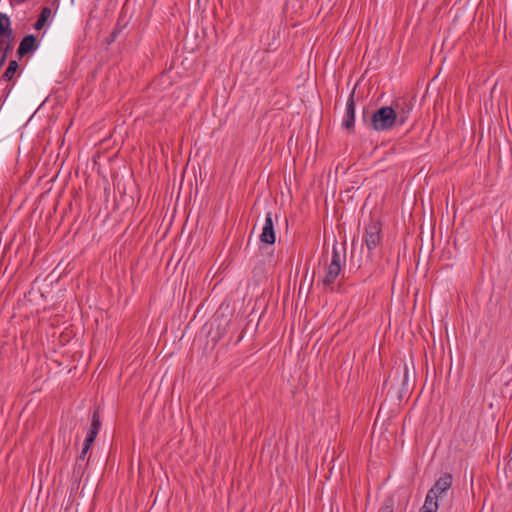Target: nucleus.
Returning <instances> with one entry per match:
<instances>
[{
	"label": "nucleus",
	"mask_w": 512,
	"mask_h": 512,
	"mask_svg": "<svg viewBox=\"0 0 512 512\" xmlns=\"http://www.w3.org/2000/svg\"><path fill=\"white\" fill-rule=\"evenodd\" d=\"M19 69L18 62L16 60H11L6 68L5 72L2 75V80L10 81L13 79L14 75Z\"/></svg>",
	"instance_id": "obj_13"
},
{
	"label": "nucleus",
	"mask_w": 512,
	"mask_h": 512,
	"mask_svg": "<svg viewBox=\"0 0 512 512\" xmlns=\"http://www.w3.org/2000/svg\"><path fill=\"white\" fill-rule=\"evenodd\" d=\"M260 241L263 244L273 245L276 241V232L274 228L273 215L268 212L265 217V223L260 234Z\"/></svg>",
	"instance_id": "obj_7"
},
{
	"label": "nucleus",
	"mask_w": 512,
	"mask_h": 512,
	"mask_svg": "<svg viewBox=\"0 0 512 512\" xmlns=\"http://www.w3.org/2000/svg\"><path fill=\"white\" fill-rule=\"evenodd\" d=\"M413 106L412 100L406 98H398L392 102L390 107L395 111L398 126H403L407 122L413 110Z\"/></svg>",
	"instance_id": "obj_2"
},
{
	"label": "nucleus",
	"mask_w": 512,
	"mask_h": 512,
	"mask_svg": "<svg viewBox=\"0 0 512 512\" xmlns=\"http://www.w3.org/2000/svg\"><path fill=\"white\" fill-rule=\"evenodd\" d=\"M51 9L49 7H43L37 21L34 24L35 30H41L47 24L48 19L51 17Z\"/></svg>",
	"instance_id": "obj_11"
},
{
	"label": "nucleus",
	"mask_w": 512,
	"mask_h": 512,
	"mask_svg": "<svg viewBox=\"0 0 512 512\" xmlns=\"http://www.w3.org/2000/svg\"><path fill=\"white\" fill-rule=\"evenodd\" d=\"M355 90H353L346 103V111L342 122V127L349 132L354 131L355 127Z\"/></svg>",
	"instance_id": "obj_6"
},
{
	"label": "nucleus",
	"mask_w": 512,
	"mask_h": 512,
	"mask_svg": "<svg viewBox=\"0 0 512 512\" xmlns=\"http://www.w3.org/2000/svg\"><path fill=\"white\" fill-rule=\"evenodd\" d=\"M121 32V29L118 28V25L115 27L113 32L110 34V36L107 38V43L111 44L117 40L118 34Z\"/></svg>",
	"instance_id": "obj_17"
},
{
	"label": "nucleus",
	"mask_w": 512,
	"mask_h": 512,
	"mask_svg": "<svg viewBox=\"0 0 512 512\" xmlns=\"http://www.w3.org/2000/svg\"><path fill=\"white\" fill-rule=\"evenodd\" d=\"M362 121L369 129L377 132L389 131L398 126L395 111L390 106H382L371 114L364 108Z\"/></svg>",
	"instance_id": "obj_1"
},
{
	"label": "nucleus",
	"mask_w": 512,
	"mask_h": 512,
	"mask_svg": "<svg viewBox=\"0 0 512 512\" xmlns=\"http://www.w3.org/2000/svg\"><path fill=\"white\" fill-rule=\"evenodd\" d=\"M394 373L397 376L402 374L401 387H400V389L398 391V399L401 401L402 399H404L405 397L410 395V393H411V391L413 389L414 383H413V381H411L410 373H409V368H408V366L406 364H404L402 370H400V368H397L394 371Z\"/></svg>",
	"instance_id": "obj_5"
},
{
	"label": "nucleus",
	"mask_w": 512,
	"mask_h": 512,
	"mask_svg": "<svg viewBox=\"0 0 512 512\" xmlns=\"http://www.w3.org/2000/svg\"><path fill=\"white\" fill-rule=\"evenodd\" d=\"M90 449L82 447V451L77 458V462L83 461Z\"/></svg>",
	"instance_id": "obj_19"
},
{
	"label": "nucleus",
	"mask_w": 512,
	"mask_h": 512,
	"mask_svg": "<svg viewBox=\"0 0 512 512\" xmlns=\"http://www.w3.org/2000/svg\"><path fill=\"white\" fill-rule=\"evenodd\" d=\"M97 435H98V432H96V431H94V430L89 429V431H88V433H87L86 437H88V438H92V439H94V440H95V439H96V437H97Z\"/></svg>",
	"instance_id": "obj_21"
},
{
	"label": "nucleus",
	"mask_w": 512,
	"mask_h": 512,
	"mask_svg": "<svg viewBox=\"0 0 512 512\" xmlns=\"http://www.w3.org/2000/svg\"><path fill=\"white\" fill-rule=\"evenodd\" d=\"M0 38L4 41L5 39L10 41L15 39L10 17L2 12H0Z\"/></svg>",
	"instance_id": "obj_9"
},
{
	"label": "nucleus",
	"mask_w": 512,
	"mask_h": 512,
	"mask_svg": "<svg viewBox=\"0 0 512 512\" xmlns=\"http://www.w3.org/2000/svg\"><path fill=\"white\" fill-rule=\"evenodd\" d=\"M378 512H394V499L387 497L381 505Z\"/></svg>",
	"instance_id": "obj_16"
},
{
	"label": "nucleus",
	"mask_w": 512,
	"mask_h": 512,
	"mask_svg": "<svg viewBox=\"0 0 512 512\" xmlns=\"http://www.w3.org/2000/svg\"><path fill=\"white\" fill-rule=\"evenodd\" d=\"M6 53H2V55L0 56V69L3 67V65L5 64L6 62Z\"/></svg>",
	"instance_id": "obj_22"
},
{
	"label": "nucleus",
	"mask_w": 512,
	"mask_h": 512,
	"mask_svg": "<svg viewBox=\"0 0 512 512\" xmlns=\"http://www.w3.org/2000/svg\"><path fill=\"white\" fill-rule=\"evenodd\" d=\"M7 41V44L5 46V49H4V52L3 53H6V57L8 56V53L12 50V44L14 42V40H6Z\"/></svg>",
	"instance_id": "obj_20"
},
{
	"label": "nucleus",
	"mask_w": 512,
	"mask_h": 512,
	"mask_svg": "<svg viewBox=\"0 0 512 512\" xmlns=\"http://www.w3.org/2000/svg\"><path fill=\"white\" fill-rule=\"evenodd\" d=\"M438 499L433 497L430 493H427L424 505L420 509V512H437L438 510Z\"/></svg>",
	"instance_id": "obj_12"
},
{
	"label": "nucleus",
	"mask_w": 512,
	"mask_h": 512,
	"mask_svg": "<svg viewBox=\"0 0 512 512\" xmlns=\"http://www.w3.org/2000/svg\"><path fill=\"white\" fill-rule=\"evenodd\" d=\"M364 241L368 251L374 250L381 242V223L371 219L365 228Z\"/></svg>",
	"instance_id": "obj_3"
},
{
	"label": "nucleus",
	"mask_w": 512,
	"mask_h": 512,
	"mask_svg": "<svg viewBox=\"0 0 512 512\" xmlns=\"http://www.w3.org/2000/svg\"><path fill=\"white\" fill-rule=\"evenodd\" d=\"M343 251L345 252V248L343 247ZM346 261V255L345 253L343 255L340 254L336 246H333L332 250V260L331 264H335L342 267V263H345Z\"/></svg>",
	"instance_id": "obj_14"
},
{
	"label": "nucleus",
	"mask_w": 512,
	"mask_h": 512,
	"mask_svg": "<svg viewBox=\"0 0 512 512\" xmlns=\"http://www.w3.org/2000/svg\"><path fill=\"white\" fill-rule=\"evenodd\" d=\"M453 476L449 472L442 473L435 481L434 485L429 489L428 493L433 497L440 498L444 496L447 491L452 487Z\"/></svg>",
	"instance_id": "obj_4"
},
{
	"label": "nucleus",
	"mask_w": 512,
	"mask_h": 512,
	"mask_svg": "<svg viewBox=\"0 0 512 512\" xmlns=\"http://www.w3.org/2000/svg\"><path fill=\"white\" fill-rule=\"evenodd\" d=\"M100 428H101L100 414H99V410L96 409L92 414L90 429L99 433Z\"/></svg>",
	"instance_id": "obj_15"
},
{
	"label": "nucleus",
	"mask_w": 512,
	"mask_h": 512,
	"mask_svg": "<svg viewBox=\"0 0 512 512\" xmlns=\"http://www.w3.org/2000/svg\"><path fill=\"white\" fill-rule=\"evenodd\" d=\"M341 269H342L341 266L330 263L327 267V271H326L325 277L323 279V284L325 286H329V285L333 284L334 281L336 280V278L339 276Z\"/></svg>",
	"instance_id": "obj_10"
},
{
	"label": "nucleus",
	"mask_w": 512,
	"mask_h": 512,
	"mask_svg": "<svg viewBox=\"0 0 512 512\" xmlns=\"http://www.w3.org/2000/svg\"><path fill=\"white\" fill-rule=\"evenodd\" d=\"M39 47V41L37 37L33 34L26 35L20 41L19 47L17 49V56L19 59L24 56L33 53Z\"/></svg>",
	"instance_id": "obj_8"
},
{
	"label": "nucleus",
	"mask_w": 512,
	"mask_h": 512,
	"mask_svg": "<svg viewBox=\"0 0 512 512\" xmlns=\"http://www.w3.org/2000/svg\"><path fill=\"white\" fill-rule=\"evenodd\" d=\"M94 439L92 438H88V437H85V440H84V443H83V447L84 448H88V449H91L93 443H94Z\"/></svg>",
	"instance_id": "obj_18"
}]
</instances>
